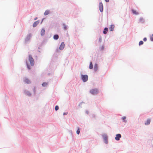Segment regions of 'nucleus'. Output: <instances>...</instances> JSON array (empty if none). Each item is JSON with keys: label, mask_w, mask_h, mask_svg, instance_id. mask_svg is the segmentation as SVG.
Listing matches in <instances>:
<instances>
[{"label": "nucleus", "mask_w": 153, "mask_h": 153, "mask_svg": "<svg viewBox=\"0 0 153 153\" xmlns=\"http://www.w3.org/2000/svg\"><path fill=\"white\" fill-rule=\"evenodd\" d=\"M30 62L31 65L33 66L34 64V61L31 55H29L28 58Z\"/></svg>", "instance_id": "f257e3e1"}, {"label": "nucleus", "mask_w": 153, "mask_h": 153, "mask_svg": "<svg viewBox=\"0 0 153 153\" xmlns=\"http://www.w3.org/2000/svg\"><path fill=\"white\" fill-rule=\"evenodd\" d=\"M90 92L91 94L95 95L98 93V91L97 89L95 88L91 90L90 91Z\"/></svg>", "instance_id": "f03ea898"}, {"label": "nucleus", "mask_w": 153, "mask_h": 153, "mask_svg": "<svg viewBox=\"0 0 153 153\" xmlns=\"http://www.w3.org/2000/svg\"><path fill=\"white\" fill-rule=\"evenodd\" d=\"M82 79L84 82L87 81L88 79V77L86 75H82L81 76Z\"/></svg>", "instance_id": "7ed1b4c3"}, {"label": "nucleus", "mask_w": 153, "mask_h": 153, "mask_svg": "<svg viewBox=\"0 0 153 153\" xmlns=\"http://www.w3.org/2000/svg\"><path fill=\"white\" fill-rule=\"evenodd\" d=\"M99 7L100 11L101 12H102L103 11V4L102 2H100L99 3Z\"/></svg>", "instance_id": "20e7f679"}, {"label": "nucleus", "mask_w": 153, "mask_h": 153, "mask_svg": "<svg viewBox=\"0 0 153 153\" xmlns=\"http://www.w3.org/2000/svg\"><path fill=\"white\" fill-rule=\"evenodd\" d=\"M65 45L64 43V42H62L61 43V45H60L59 47V49L60 50H63L64 47H65Z\"/></svg>", "instance_id": "39448f33"}, {"label": "nucleus", "mask_w": 153, "mask_h": 153, "mask_svg": "<svg viewBox=\"0 0 153 153\" xmlns=\"http://www.w3.org/2000/svg\"><path fill=\"white\" fill-rule=\"evenodd\" d=\"M121 136L120 134H118L116 135L115 139L117 140H120V138H121Z\"/></svg>", "instance_id": "423d86ee"}, {"label": "nucleus", "mask_w": 153, "mask_h": 153, "mask_svg": "<svg viewBox=\"0 0 153 153\" xmlns=\"http://www.w3.org/2000/svg\"><path fill=\"white\" fill-rule=\"evenodd\" d=\"M114 27V25H111L109 28L110 30L111 31H113Z\"/></svg>", "instance_id": "0eeeda50"}, {"label": "nucleus", "mask_w": 153, "mask_h": 153, "mask_svg": "<svg viewBox=\"0 0 153 153\" xmlns=\"http://www.w3.org/2000/svg\"><path fill=\"white\" fill-rule=\"evenodd\" d=\"M39 23V22L38 21L35 22L33 24V27H36Z\"/></svg>", "instance_id": "6e6552de"}, {"label": "nucleus", "mask_w": 153, "mask_h": 153, "mask_svg": "<svg viewBox=\"0 0 153 153\" xmlns=\"http://www.w3.org/2000/svg\"><path fill=\"white\" fill-rule=\"evenodd\" d=\"M24 82L27 84H30L31 83L30 81L27 79H25L24 80Z\"/></svg>", "instance_id": "1a4fd4ad"}, {"label": "nucleus", "mask_w": 153, "mask_h": 153, "mask_svg": "<svg viewBox=\"0 0 153 153\" xmlns=\"http://www.w3.org/2000/svg\"><path fill=\"white\" fill-rule=\"evenodd\" d=\"M45 33V30L44 29H42L41 31V34L42 36H43Z\"/></svg>", "instance_id": "9d476101"}, {"label": "nucleus", "mask_w": 153, "mask_h": 153, "mask_svg": "<svg viewBox=\"0 0 153 153\" xmlns=\"http://www.w3.org/2000/svg\"><path fill=\"white\" fill-rule=\"evenodd\" d=\"M132 11L133 13L136 15H137L139 14V13L137 12L136 10H134L132 9Z\"/></svg>", "instance_id": "9b49d317"}, {"label": "nucleus", "mask_w": 153, "mask_h": 153, "mask_svg": "<svg viewBox=\"0 0 153 153\" xmlns=\"http://www.w3.org/2000/svg\"><path fill=\"white\" fill-rule=\"evenodd\" d=\"M25 93L28 96H30L31 95L29 91H25Z\"/></svg>", "instance_id": "f8f14e48"}, {"label": "nucleus", "mask_w": 153, "mask_h": 153, "mask_svg": "<svg viewBox=\"0 0 153 153\" xmlns=\"http://www.w3.org/2000/svg\"><path fill=\"white\" fill-rule=\"evenodd\" d=\"M150 122V120L149 119H148L145 122V124L146 125H148L149 124Z\"/></svg>", "instance_id": "ddd939ff"}, {"label": "nucleus", "mask_w": 153, "mask_h": 153, "mask_svg": "<svg viewBox=\"0 0 153 153\" xmlns=\"http://www.w3.org/2000/svg\"><path fill=\"white\" fill-rule=\"evenodd\" d=\"M108 29L107 27H105L104 29V30L103 31V33L104 34L107 33V32L108 31Z\"/></svg>", "instance_id": "4468645a"}, {"label": "nucleus", "mask_w": 153, "mask_h": 153, "mask_svg": "<svg viewBox=\"0 0 153 153\" xmlns=\"http://www.w3.org/2000/svg\"><path fill=\"white\" fill-rule=\"evenodd\" d=\"M62 25H63V29L65 30H67V25H66L65 24H63Z\"/></svg>", "instance_id": "2eb2a0df"}, {"label": "nucleus", "mask_w": 153, "mask_h": 153, "mask_svg": "<svg viewBox=\"0 0 153 153\" xmlns=\"http://www.w3.org/2000/svg\"><path fill=\"white\" fill-rule=\"evenodd\" d=\"M94 69L95 71H96L97 69V64H95L94 65Z\"/></svg>", "instance_id": "dca6fc26"}, {"label": "nucleus", "mask_w": 153, "mask_h": 153, "mask_svg": "<svg viewBox=\"0 0 153 153\" xmlns=\"http://www.w3.org/2000/svg\"><path fill=\"white\" fill-rule=\"evenodd\" d=\"M50 11L49 10H47L45 11L44 13V14L46 16L49 13Z\"/></svg>", "instance_id": "f3484780"}, {"label": "nucleus", "mask_w": 153, "mask_h": 153, "mask_svg": "<svg viewBox=\"0 0 153 153\" xmlns=\"http://www.w3.org/2000/svg\"><path fill=\"white\" fill-rule=\"evenodd\" d=\"M59 36L58 35H55L53 36V38L55 40H57L59 38Z\"/></svg>", "instance_id": "a211bd4d"}, {"label": "nucleus", "mask_w": 153, "mask_h": 153, "mask_svg": "<svg viewBox=\"0 0 153 153\" xmlns=\"http://www.w3.org/2000/svg\"><path fill=\"white\" fill-rule=\"evenodd\" d=\"M93 68V66L92 62H91L90 63L89 68L90 69H91Z\"/></svg>", "instance_id": "6ab92c4d"}, {"label": "nucleus", "mask_w": 153, "mask_h": 153, "mask_svg": "<svg viewBox=\"0 0 153 153\" xmlns=\"http://www.w3.org/2000/svg\"><path fill=\"white\" fill-rule=\"evenodd\" d=\"M80 128H79V127L78 128V129H77V130L76 131V133L78 134H79L80 133Z\"/></svg>", "instance_id": "aec40b11"}, {"label": "nucleus", "mask_w": 153, "mask_h": 153, "mask_svg": "<svg viewBox=\"0 0 153 153\" xmlns=\"http://www.w3.org/2000/svg\"><path fill=\"white\" fill-rule=\"evenodd\" d=\"M48 84V83L46 82H45L43 83L42 84V85L43 86H46Z\"/></svg>", "instance_id": "412c9836"}, {"label": "nucleus", "mask_w": 153, "mask_h": 153, "mask_svg": "<svg viewBox=\"0 0 153 153\" xmlns=\"http://www.w3.org/2000/svg\"><path fill=\"white\" fill-rule=\"evenodd\" d=\"M103 138L105 141H107V137L106 136H103Z\"/></svg>", "instance_id": "4be33fe9"}, {"label": "nucleus", "mask_w": 153, "mask_h": 153, "mask_svg": "<svg viewBox=\"0 0 153 153\" xmlns=\"http://www.w3.org/2000/svg\"><path fill=\"white\" fill-rule=\"evenodd\" d=\"M126 119V117H122V119L123 120L124 122H126V121L125 120Z\"/></svg>", "instance_id": "5701e85b"}, {"label": "nucleus", "mask_w": 153, "mask_h": 153, "mask_svg": "<svg viewBox=\"0 0 153 153\" xmlns=\"http://www.w3.org/2000/svg\"><path fill=\"white\" fill-rule=\"evenodd\" d=\"M143 41H141L139 42V45H143Z\"/></svg>", "instance_id": "b1692460"}, {"label": "nucleus", "mask_w": 153, "mask_h": 153, "mask_svg": "<svg viewBox=\"0 0 153 153\" xmlns=\"http://www.w3.org/2000/svg\"><path fill=\"white\" fill-rule=\"evenodd\" d=\"M59 108V107L58 106L56 105L55 106V109L56 111H57V110H58Z\"/></svg>", "instance_id": "393cba45"}, {"label": "nucleus", "mask_w": 153, "mask_h": 153, "mask_svg": "<svg viewBox=\"0 0 153 153\" xmlns=\"http://www.w3.org/2000/svg\"><path fill=\"white\" fill-rule=\"evenodd\" d=\"M26 64H27V67L29 69H30V65H28V64L27 63V62H26Z\"/></svg>", "instance_id": "a878e982"}, {"label": "nucleus", "mask_w": 153, "mask_h": 153, "mask_svg": "<svg viewBox=\"0 0 153 153\" xmlns=\"http://www.w3.org/2000/svg\"><path fill=\"white\" fill-rule=\"evenodd\" d=\"M143 19L142 18H140V22H141L142 21H143Z\"/></svg>", "instance_id": "bb28decb"}, {"label": "nucleus", "mask_w": 153, "mask_h": 153, "mask_svg": "<svg viewBox=\"0 0 153 153\" xmlns=\"http://www.w3.org/2000/svg\"><path fill=\"white\" fill-rule=\"evenodd\" d=\"M31 37L30 36V35H29L28 36V37H29V39H28V37L26 39V40L27 41L28 40H29V39L30 38V37Z\"/></svg>", "instance_id": "cd10ccee"}, {"label": "nucleus", "mask_w": 153, "mask_h": 153, "mask_svg": "<svg viewBox=\"0 0 153 153\" xmlns=\"http://www.w3.org/2000/svg\"><path fill=\"white\" fill-rule=\"evenodd\" d=\"M143 40L144 41H146L147 40V39L146 38H144L143 39Z\"/></svg>", "instance_id": "c85d7f7f"}, {"label": "nucleus", "mask_w": 153, "mask_h": 153, "mask_svg": "<svg viewBox=\"0 0 153 153\" xmlns=\"http://www.w3.org/2000/svg\"><path fill=\"white\" fill-rule=\"evenodd\" d=\"M150 39L151 41H153V38L152 37H151Z\"/></svg>", "instance_id": "c756f323"}, {"label": "nucleus", "mask_w": 153, "mask_h": 153, "mask_svg": "<svg viewBox=\"0 0 153 153\" xmlns=\"http://www.w3.org/2000/svg\"><path fill=\"white\" fill-rule=\"evenodd\" d=\"M106 2H109V0H105Z\"/></svg>", "instance_id": "7c9ffc66"}, {"label": "nucleus", "mask_w": 153, "mask_h": 153, "mask_svg": "<svg viewBox=\"0 0 153 153\" xmlns=\"http://www.w3.org/2000/svg\"><path fill=\"white\" fill-rule=\"evenodd\" d=\"M34 90H35V88H34Z\"/></svg>", "instance_id": "2f4dec72"}]
</instances>
